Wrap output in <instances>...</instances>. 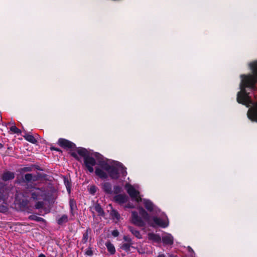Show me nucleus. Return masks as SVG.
Instances as JSON below:
<instances>
[{"label": "nucleus", "mask_w": 257, "mask_h": 257, "mask_svg": "<svg viewBox=\"0 0 257 257\" xmlns=\"http://www.w3.org/2000/svg\"><path fill=\"white\" fill-rule=\"evenodd\" d=\"M157 257H165V255L164 254H159Z\"/></svg>", "instance_id": "79ce46f5"}, {"label": "nucleus", "mask_w": 257, "mask_h": 257, "mask_svg": "<svg viewBox=\"0 0 257 257\" xmlns=\"http://www.w3.org/2000/svg\"><path fill=\"white\" fill-rule=\"evenodd\" d=\"M105 246L107 247L108 251L111 254H114L115 253V247L109 241H108L105 243Z\"/></svg>", "instance_id": "6ab92c4d"}, {"label": "nucleus", "mask_w": 257, "mask_h": 257, "mask_svg": "<svg viewBox=\"0 0 257 257\" xmlns=\"http://www.w3.org/2000/svg\"><path fill=\"white\" fill-rule=\"evenodd\" d=\"M57 144L62 148L66 149L73 150L76 147V145L73 143L63 138L59 139Z\"/></svg>", "instance_id": "6e6552de"}, {"label": "nucleus", "mask_w": 257, "mask_h": 257, "mask_svg": "<svg viewBox=\"0 0 257 257\" xmlns=\"http://www.w3.org/2000/svg\"><path fill=\"white\" fill-rule=\"evenodd\" d=\"M148 239L154 242L159 243L161 242V237L158 234L154 233H149L148 234Z\"/></svg>", "instance_id": "ddd939ff"}, {"label": "nucleus", "mask_w": 257, "mask_h": 257, "mask_svg": "<svg viewBox=\"0 0 257 257\" xmlns=\"http://www.w3.org/2000/svg\"><path fill=\"white\" fill-rule=\"evenodd\" d=\"M128 230L132 232V233L138 239L142 238V235L140 232L137 230H136L133 227L129 226L128 227Z\"/></svg>", "instance_id": "aec40b11"}, {"label": "nucleus", "mask_w": 257, "mask_h": 257, "mask_svg": "<svg viewBox=\"0 0 257 257\" xmlns=\"http://www.w3.org/2000/svg\"><path fill=\"white\" fill-rule=\"evenodd\" d=\"M91 233V229L90 228L88 227L86 230L83 233V236L81 240V242L83 244L86 243L88 239H91V237H89V235Z\"/></svg>", "instance_id": "4468645a"}, {"label": "nucleus", "mask_w": 257, "mask_h": 257, "mask_svg": "<svg viewBox=\"0 0 257 257\" xmlns=\"http://www.w3.org/2000/svg\"><path fill=\"white\" fill-rule=\"evenodd\" d=\"M127 196L125 194H118L114 196V200L116 202L123 204L127 202Z\"/></svg>", "instance_id": "f8f14e48"}, {"label": "nucleus", "mask_w": 257, "mask_h": 257, "mask_svg": "<svg viewBox=\"0 0 257 257\" xmlns=\"http://www.w3.org/2000/svg\"><path fill=\"white\" fill-rule=\"evenodd\" d=\"M5 189L4 188H0V199L4 201L5 196L4 194Z\"/></svg>", "instance_id": "f704fd0d"}, {"label": "nucleus", "mask_w": 257, "mask_h": 257, "mask_svg": "<svg viewBox=\"0 0 257 257\" xmlns=\"http://www.w3.org/2000/svg\"><path fill=\"white\" fill-rule=\"evenodd\" d=\"M139 213L142 217L138 215L137 211L132 212V222L133 224L140 227H143L145 225V221L149 222L150 216L149 214L143 208L139 209Z\"/></svg>", "instance_id": "7ed1b4c3"}, {"label": "nucleus", "mask_w": 257, "mask_h": 257, "mask_svg": "<svg viewBox=\"0 0 257 257\" xmlns=\"http://www.w3.org/2000/svg\"><path fill=\"white\" fill-rule=\"evenodd\" d=\"M144 204L145 208L150 212L154 211L155 206L153 203L149 200H144Z\"/></svg>", "instance_id": "dca6fc26"}, {"label": "nucleus", "mask_w": 257, "mask_h": 257, "mask_svg": "<svg viewBox=\"0 0 257 257\" xmlns=\"http://www.w3.org/2000/svg\"><path fill=\"white\" fill-rule=\"evenodd\" d=\"M251 68L253 71V74L247 75H242V84L241 86V91L238 92L237 101L239 103L249 105L252 104L250 97L249 96L245 88L249 87L251 89L255 88V84L257 82V62L251 65Z\"/></svg>", "instance_id": "f257e3e1"}, {"label": "nucleus", "mask_w": 257, "mask_h": 257, "mask_svg": "<svg viewBox=\"0 0 257 257\" xmlns=\"http://www.w3.org/2000/svg\"><path fill=\"white\" fill-rule=\"evenodd\" d=\"M30 220H35L37 222H45V220L44 218L37 216L35 215H31L29 216L28 218Z\"/></svg>", "instance_id": "b1692460"}, {"label": "nucleus", "mask_w": 257, "mask_h": 257, "mask_svg": "<svg viewBox=\"0 0 257 257\" xmlns=\"http://www.w3.org/2000/svg\"><path fill=\"white\" fill-rule=\"evenodd\" d=\"M93 251L91 247H89L85 251V254L88 256H91L93 255Z\"/></svg>", "instance_id": "473e14b6"}, {"label": "nucleus", "mask_w": 257, "mask_h": 257, "mask_svg": "<svg viewBox=\"0 0 257 257\" xmlns=\"http://www.w3.org/2000/svg\"><path fill=\"white\" fill-rule=\"evenodd\" d=\"M162 241L165 244L172 245L174 242L173 237L171 234H167L162 237Z\"/></svg>", "instance_id": "2eb2a0df"}, {"label": "nucleus", "mask_w": 257, "mask_h": 257, "mask_svg": "<svg viewBox=\"0 0 257 257\" xmlns=\"http://www.w3.org/2000/svg\"><path fill=\"white\" fill-rule=\"evenodd\" d=\"M69 206L70 208V213L72 216L74 215L75 212L77 210V205L76 201L73 199H71L69 200Z\"/></svg>", "instance_id": "f3484780"}, {"label": "nucleus", "mask_w": 257, "mask_h": 257, "mask_svg": "<svg viewBox=\"0 0 257 257\" xmlns=\"http://www.w3.org/2000/svg\"><path fill=\"white\" fill-rule=\"evenodd\" d=\"M8 210V207L5 203H4V201L1 202L0 200V212H6Z\"/></svg>", "instance_id": "a878e982"}, {"label": "nucleus", "mask_w": 257, "mask_h": 257, "mask_svg": "<svg viewBox=\"0 0 257 257\" xmlns=\"http://www.w3.org/2000/svg\"><path fill=\"white\" fill-rule=\"evenodd\" d=\"M111 215L112 217L115 218L117 220H118L120 218L119 214L118 213V212L117 211H116L115 210H112L111 211Z\"/></svg>", "instance_id": "c85d7f7f"}, {"label": "nucleus", "mask_w": 257, "mask_h": 257, "mask_svg": "<svg viewBox=\"0 0 257 257\" xmlns=\"http://www.w3.org/2000/svg\"><path fill=\"white\" fill-rule=\"evenodd\" d=\"M153 220L154 224H151V226L153 227H155L156 225L162 228H166L169 225V220L166 215L162 216L161 217L154 216Z\"/></svg>", "instance_id": "39448f33"}, {"label": "nucleus", "mask_w": 257, "mask_h": 257, "mask_svg": "<svg viewBox=\"0 0 257 257\" xmlns=\"http://www.w3.org/2000/svg\"><path fill=\"white\" fill-rule=\"evenodd\" d=\"M247 115L252 121L257 122V102L254 103L253 107L248 110Z\"/></svg>", "instance_id": "1a4fd4ad"}, {"label": "nucleus", "mask_w": 257, "mask_h": 257, "mask_svg": "<svg viewBox=\"0 0 257 257\" xmlns=\"http://www.w3.org/2000/svg\"><path fill=\"white\" fill-rule=\"evenodd\" d=\"M64 183L66 186V187L67 188V191L70 193V187H71V184L69 180L65 178L64 179Z\"/></svg>", "instance_id": "c756f323"}, {"label": "nucleus", "mask_w": 257, "mask_h": 257, "mask_svg": "<svg viewBox=\"0 0 257 257\" xmlns=\"http://www.w3.org/2000/svg\"><path fill=\"white\" fill-rule=\"evenodd\" d=\"M123 239L125 241L127 242H128L127 243L133 244L132 239L130 237H128V236H123Z\"/></svg>", "instance_id": "c9c22d12"}, {"label": "nucleus", "mask_w": 257, "mask_h": 257, "mask_svg": "<svg viewBox=\"0 0 257 257\" xmlns=\"http://www.w3.org/2000/svg\"><path fill=\"white\" fill-rule=\"evenodd\" d=\"M138 251L140 253H144L145 252L143 249L141 250L139 248L138 249Z\"/></svg>", "instance_id": "a19ab883"}, {"label": "nucleus", "mask_w": 257, "mask_h": 257, "mask_svg": "<svg viewBox=\"0 0 257 257\" xmlns=\"http://www.w3.org/2000/svg\"><path fill=\"white\" fill-rule=\"evenodd\" d=\"M88 190L91 194L94 195L96 192L97 187L95 185H91L88 188Z\"/></svg>", "instance_id": "cd10ccee"}, {"label": "nucleus", "mask_w": 257, "mask_h": 257, "mask_svg": "<svg viewBox=\"0 0 257 257\" xmlns=\"http://www.w3.org/2000/svg\"><path fill=\"white\" fill-rule=\"evenodd\" d=\"M23 170L24 171H31L32 170V169L31 167H25L23 169Z\"/></svg>", "instance_id": "58836bf2"}, {"label": "nucleus", "mask_w": 257, "mask_h": 257, "mask_svg": "<svg viewBox=\"0 0 257 257\" xmlns=\"http://www.w3.org/2000/svg\"><path fill=\"white\" fill-rule=\"evenodd\" d=\"M112 234L113 236L116 237V236H117L118 235H119V232L117 230H113L112 232Z\"/></svg>", "instance_id": "4c0bfd02"}, {"label": "nucleus", "mask_w": 257, "mask_h": 257, "mask_svg": "<svg viewBox=\"0 0 257 257\" xmlns=\"http://www.w3.org/2000/svg\"><path fill=\"white\" fill-rule=\"evenodd\" d=\"M131 244L123 243L121 246V248L126 252H129L131 250Z\"/></svg>", "instance_id": "393cba45"}, {"label": "nucleus", "mask_w": 257, "mask_h": 257, "mask_svg": "<svg viewBox=\"0 0 257 257\" xmlns=\"http://www.w3.org/2000/svg\"><path fill=\"white\" fill-rule=\"evenodd\" d=\"M125 188L126 189L127 192L132 198L135 199L137 202H139L141 201L142 199L139 196V192L137 191L132 185L126 184Z\"/></svg>", "instance_id": "423d86ee"}, {"label": "nucleus", "mask_w": 257, "mask_h": 257, "mask_svg": "<svg viewBox=\"0 0 257 257\" xmlns=\"http://www.w3.org/2000/svg\"><path fill=\"white\" fill-rule=\"evenodd\" d=\"M100 166V167L95 168V173L101 179H107L109 176L112 179L116 180L120 175L125 177L127 175L126 169L121 163L112 166L106 163L101 162Z\"/></svg>", "instance_id": "f03ea898"}, {"label": "nucleus", "mask_w": 257, "mask_h": 257, "mask_svg": "<svg viewBox=\"0 0 257 257\" xmlns=\"http://www.w3.org/2000/svg\"><path fill=\"white\" fill-rule=\"evenodd\" d=\"M38 257H46L45 255L43 254V253H41L40 254Z\"/></svg>", "instance_id": "37998d69"}, {"label": "nucleus", "mask_w": 257, "mask_h": 257, "mask_svg": "<svg viewBox=\"0 0 257 257\" xmlns=\"http://www.w3.org/2000/svg\"><path fill=\"white\" fill-rule=\"evenodd\" d=\"M24 138L25 140H26L27 141L33 143L35 144L37 142L36 139L34 138V137L30 134L26 133L25 135L24 136Z\"/></svg>", "instance_id": "4be33fe9"}, {"label": "nucleus", "mask_w": 257, "mask_h": 257, "mask_svg": "<svg viewBox=\"0 0 257 257\" xmlns=\"http://www.w3.org/2000/svg\"><path fill=\"white\" fill-rule=\"evenodd\" d=\"M103 191L106 194H111L113 192L111 184L109 182H104L101 184Z\"/></svg>", "instance_id": "9b49d317"}, {"label": "nucleus", "mask_w": 257, "mask_h": 257, "mask_svg": "<svg viewBox=\"0 0 257 257\" xmlns=\"http://www.w3.org/2000/svg\"><path fill=\"white\" fill-rule=\"evenodd\" d=\"M15 173L9 171H5L1 176V179L4 181L13 180L15 178Z\"/></svg>", "instance_id": "9d476101"}, {"label": "nucleus", "mask_w": 257, "mask_h": 257, "mask_svg": "<svg viewBox=\"0 0 257 257\" xmlns=\"http://www.w3.org/2000/svg\"><path fill=\"white\" fill-rule=\"evenodd\" d=\"M32 198L34 200L43 199L46 200L47 198V191L43 188H34L31 190Z\"/></svg>", "instance_id": "20e7f679"}, {"label": "nucleus", "mask_w": 257, "mask_h": 257, "mask_svg": "<svg viewBox=\"0 0 257 257\" xmlns=\"http://www.w3.org/2000/svg\"><path fill=\"white\" fill-rule=\"evenodd\" d=\"M25 179L28 182L31 181L33 179V176L32 174H26L25 175Z\"/></svg>", "instance_id": "2f4dec72"}, {"label": "nucleus", "mask_w": 257, "mask_h": 257, "mask_svg": "<svg viewBox=\"0 0 257 257\" xmlns=\"http://www.w3.org/2000/svg\"><path fill=\"white\" fill-rule=\"evenodd\" d=\"M50 150L51 151L54 150V151H57V152H59L60 153H62V151L60 149L56 148V147H50Z\"/></svg>", "instance_id": "e433bc0d"}, {"label": "nucleus", "mask_w": 257, "mask_h": 257, "mask_svg": "<svg viewBox=\"0 0 257 257\" xmlns=\"http://www.w3.org/2000/svg\"><path fill=\"white\" fill-rule=\"evenodd\" d=\"M77 153L81 156L83 157V158H85L87 157L90 156L88 151L84 148H80L77 149Z\"/></svg>", "instance_id": "412c9836"}, {"label": "nucleus", "mask_w": 257, "mask_h": 257, "mask_svg": "<svg viewBox=\"0 0 257 257\" xmlns=\"http://www.w3.org/2000/svg\"><path fill=\"white\" fill-rule=\"evenodd\" d=\"M68 216L66 214H64L57 219V222L59 225H62L63 224L68 222Z\"/></svg>", "instance_id": "5701e85b"}, {"label": "nucleus", "mask_w": 257, "mask_h": 257, "mask_svg": "<svg viewBox=\"0 0 257 257\" xmlns=\"http://www.w3.org/2000/svg\"><path fill=\"white\" fill-rule=\"evenodd\" d=\"M113 190L115 194H118L121 191V188L119 186H114Z\"/></svg>", "instance_id": "72a5a7b5"}, {"label": "nucleus", "mask_w": 257, "mask_h": 257, "mask_svg": "<svg viewBox=\"0 0 257 257\" xmlns=\"http://www.w3.org/2000/svg\"><path fill=\"white\" fill-rule=\"evenodd\" d=\"M3 147V145L1 143H0V149L2 148Z\"/></svg>", "instance_id": "a18cd8bd"}, {"label": "nucleus", "mask_w": 257, "mask_h": 257, "mask_svg": "<svg viewBox=\"0 0 257 257\" xmlns=\"http://www.w3.org/2000/svg\"><path fill=\"white\" fill-rule=\"evenodd\" d=\"M93 208L97 212L99 215L103 216L104 215V212L99 203H95L93 205Z\"/></svg>", "instance_id": "a211bd4d"}, {"label": "nucleus", "mask_w": 257, "mask_h": 257, "mask_svg": "<svg viewBox=\"0 0 257 257\" xmlns=\"http://www.w3.org/2000/svg\"><path fill=\"white\" fill-rule=\"evenodd\" d=\"M84 165L90 173L94 171L93 166L96 164V160L92 157L89 156L84 159Z\"/></svg>", "instance_id": "0eeeda50"}, {"label": "nucleus", "mask_w": 257, "mask_h": 257, "mask_svg": "<svg viewBox=\"0 0 257 257\" xmlns=\"http://www.w3.org/2000/svg\"><path fill=\"white\" fill-rule=\"evenodd\" d=\"M101 156V155H100L99 154H98V153H96V154H95V156L96 157H98L99 156Z\"/></svg>", "instance_id": "c03bdc74"}, {"label": "nucleus", "mask_w": 257, "mask_h": 257, "mask_svg": "<svg viewBox=\"0 0 257 257\" xmlns=\"http://www.w3.org/2000/svg\"><path fill=\"white\" fill-rule=\"evenodd\" d=\"M71 156L72 157H73L74 158H75L76 159L79 160L78 155H77V154L76 153H75V152L72 153H71Z\"/></svg>", "instance_id": "ea45409f"}, {"label": "nucleus", "mask_w": 257, "mask_h": 257, "mask_svg": "<svg viewBox=\"0 0 257 257\" xmlns=\"http://www.w3.org/2000/svg\"><path fill=\"white\" fill-rule=\"evenodd\" d=\"M169 257H176V256L172 255H170V256H169Z\"/></svg>", "instance_id": "49530a36"}, {"label": "nucleus", "mask_w": 257, "mask_h": 257, "mask_svg": "<svg viewBox=\"0 0 257 257\" xmlns=\"http://www.w3.org/2000/svg\"><path fill=\"white\" fill-rule=\"evenodd\" d=\"M10 131L14 134H20L21 133V131L15 125H13L10 127Z\"/></svg>", "instance_id": "bb28decb"}, {"label": "nucleus", "mask_w": 257, "mask_h": 257, "mask_svg": "<svg viewBox=\"0 0 257 257\" xmlns=\"http://www.w3.org/2000/svg\"><path fill=\"white\" fill-rule=\"evenodd\" d=\"M44 205V202L43 201H38L37 202L35 205V208L36 209H41L43 207Z\"/></svg>", "instance_id": "7c9ffc66"}]
</instances>
